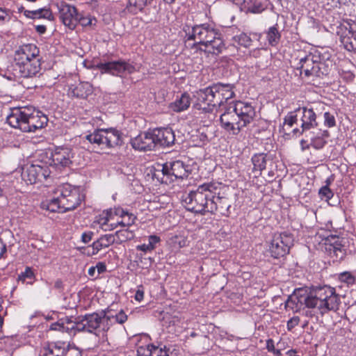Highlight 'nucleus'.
I'll return each mask as SVG.
<instances>
[{"mask_svg": "<svg viewBox=\"0 0 356 356\" xmlns=\"http://www.w3.org/2000/svg\"><path fill=\"white\" fill-rule=\"evenodd\" d=\"M35 274L32 270L31 268L26 267L24 272H22L19 275L17 280L21 281L23 283L26 282V280H34Z\"/></svg>", "mask_w": 356, "mask_h": 356, "instance_id": "obj_41", "label": "nucleus"}, {"mask_svg": "<svg viewBox=\"0 0 356 356\" xmlns=\"http://www.w3.org/2000/svg\"><path fill=\"white\" fill-rule=\"evenodd\" d=\"M111 320L114 318L115 321L120 324H123L127 321L128 316L125 314L123 309H121L118 314L115 316H110Z\"/></svg>", "mask_w": 356, "mask_h": 356, "instance_id": "obj_47", "label": "nucleus"}, {"mask_svg": "<svg viewBox=\"0 0 356 356\" xmlns=\"http://www.w3.org/2000/svg\"><path fill=\"white\" fill-rule=\"evenodd\" d=\"M58 17L62 23L71 30H74L78 24L79 13L74 6L67 3L64 1H57L54 3Z\"/></svg>", "mask_w": 356, "mask_h": 356, "instance_id": "obj_15", "label": "nucleus"}, {"mask_svg": "<svg viewBox=\"0 0 356 356\" xmlns=\"http://www.w3.org/2000/svg\"><path fill=\"white\" fill-rule=\"evenodd\" d=\"M319 195L321 199H325L326 201L330 200L333 195V192L327 186H323L319 190Z\"/></svg>", "mask_w": 356, "mask_h": 356, "instance_id": "obj_43", "label": "nucleus"}, {"mask_svg": "<svg viewBox=\"0 0 356 356\" xmlns=\"http://www.w3.org/2000/svg\"><path fill=\"white\" fill-rule=\"evenodd\" d=\"M293 244L292 234L286 232L276 233L273 235L269 246L270 255L275 259L284 257L289 252L290 248Z\"/></svg>", "mask_w": 356, "mask_h": 356, "instance_id": "obj_14", "label": "nucleus"}, {"mask_svg": "<svg viewBox=\"0 0 356 356\" xmlns=\"http://www.w3.org/2000/svg\"><path fill=\"white\" fill-rule=\"evenodd\" d=\"M63 332H72V331H79L82 332V329L79 327V324L81 323V316L75 318L74 321L72 319V317L66 316L63 318Z\"/></svg>", "mask_w": 356, "mask_h": 356, "instance_id": "obj_33", "label": "nucleus"}, {"mask_svg": "<svg viewBox=\"0 0 356 356\" xmlns=\"http://www.w3.org/2000/svg\"><path fill=\"white\" fill-rule=\"evenodd\" d=\"M210 203L213 204L214 209L212 211H209V213H215L218 211L222 216H228L230 213L231 202L227 197L220 196L217 191H216L213 197L211 198Z\"/></svg>", "mask_w": 356, "mask_h": 356, "instance_id": "obj_25", "label": "nucleus"}, {"mask_svg": "<svg viewBox=\"0 0 356 356\" xmlns=\"http://www.w3.org/2000/svg\"><path fill=\"white\" fill-rule=\"evenodd\" d=\"M62 356H82L81 351L75 347H68L62 350Z\"/></svg>", "mask_w": 356, "mask_h": 356, "instance_id": "obj_46", "label": "nucleus"}, {"mask_svg": "<svg viewBox=\"0 0 356 356\" xmlns=\"http://www.w3.org/2000/svg\"><path fill=\"white\" fill-rule=\"evenodd\" d=\"M86 138L91 144L108 148L115 147L122 143V133L113 128L98 129L87 135Z\"/></svg>", "mask_w": 356, "mask_h": 356, "instance_id": "obj_11", "label": "nucleus"}, {"mask_svg": "<svg viewBox=\"0 0 356 356\" xmlns=\"http://www.w3.org/2000/svg\"><path fill=\"white\" fill-rule=\"evenodd\" d=\"M13 70L20 77L36 76L41 70L40 58H33L22 63L13 64Z\"/></svg>", "mask_w": 356, "mask_h": 356, "instance_id": "obj_18", "label": "nucleus"}, {"mask_svg": "<svg viewBox=\"0 0 356 356\" xmlns=\"http://www.w3.org/2000/svg\"><path fill=\"white\" fill-rule=\"evenodd\" d=\"M63 318L60 319L58 321L52 323L50 325V330H58L63 332Z\"/></svg>", "mask_w": 356, "mask_h": 356, "instance_id": "obj_55", "label": "nucleus"}, {"mask_svg": "<svg viewBox=\"0 0 356 356\" xmlns=\"http://www.w3.org/2000/svg\"><path fill=\"white\" fill-rule=\"evenodd\" d=\"M218 186L214 183H205L199 186L196 190L183 195L182 201L186 209L196 213L204 214L212 211L214 206L210 203Z\"/></svg>", "mask_w": 356, "mask_h": 356, "instance_id": "obj_3", "label": "nucleus"}, {"mask_svg": "<svg viewBox=\"0 0 356 356\" xmlns=\"http://www.w3.org/2000/svg\"><path fill=\"white\" fill-rule=\"evenodd\" d=\"M78 23L83 26H87L92 24V18L90 17H83L79 14Z\"/></svg>", "mask_w": 356, "mask_h": 356, "instance_id": "obj_53", "label": "nucleus"}, {"mask_svg": "<svg viewBox=\"0 0 356 356\" xmlns=\"http://www.w3.org/2000/svg\"><path fill=\"white\" fill-rule=\"evenodd\" d=\"M266 154H257L252 158V162L254 165V170L260 172L266 168Z\"/></svg>", "mask_w": 356, "mask_h": 356, "instance_id": "obj_36", "label": "nucleus"}, {"mask_svg": "<svg viewBox=\"0 0 356 356\" xmlns=\"http://www.w3.org/2000/svg\"><path fill=\"white\" fill-rule=\"evenodd\" d=\"M233 40L239 45L245 47H249L252 44V40L250 37L244 33H242L238 35L234 36L233 38Z\"/></svg>", "mask_w": 356, "mask_h": 356, "instance_id": "obj_39", "label": "nucleus"}, {"mask_svg": "<svg viewBox=\"0 0 356 356\" xmlns=\"http://www.w3.org/2000/svg\"><path fill=\"white\" fill-rule=\"evenodd\" d=\"M337 33L346 49L349 51L356 50V21L343 19L337 27Z\"/></svg>", "mask_w": 356, "mask_h": 356, "instance_id": "obj_13", "label": "nucleus"}, {"mask_svg": "<svg viewBox=\"0 0 356 356\" xmlns=\"http://www.w3.org/2000/svg\"><path fill=\"white\" fill-rule=\"evenodd\" d=\"M211 40V42L205 45L204 51L216 55L220 54L225 49V44L220 33L217 31L215 38Z\"/></svg>", "mask_w": 356, "mask_h": 356, "instance_id": "obj_27", "label": "nucleus"}, {"mask_svg": "<svg viewBox=\"0 0 356 356\" xmlns=\"http://www.w3.org/2000/svg\"><path fill=\"white\" fill-rule=\"evenodd\" d=\"M35 29H36L37 32L39 33L40 34H43L47 31V28L44 25H38V26H36Z\"/></svg>", "mask_w": 356, "mask_h": 356, "instance_id": "obj_64", "label": "nucleus"}, {"mask_svg": "<svg viewBox=\"0 0 356 356\" xmlns=\"http://www.w3.org/2000/svg\"><path fill=\"white\" fill-rule=\"evenodd\" d=\"M114 209H110L103 212L98 220V223L100 225L102 229L107 230L108 228L106 227L108 226V223L110 220L114 219Z\"/></svg>", "mask_w": 356, "mask_h": 356, "instance_id": "obj_37", "label": "nucleus"}, {"mask_svg": "<svg viewBox=\"0 0 356 356\" xmlns=\"http://www.w3.org/2000/svg\"><path fill=\"white\" fill-rule=\"evenodd\" d=\"M324 124L328 128L334 127L336 125V120L334 115L330 112L324 113Z\"/></svg>", "mask_w": 356, "mask_h": 356, "instance_id": "obj_44", "label": "nucleus"}, {"mask_svg": "<svg viewBox=\"0 0 356 356\" xmlns=\"http://www.w3.org/2000/svg\"><path fill=\"white\" fill-rule=\"evenodd\" d=\"M266 7L262 0H242L241 10L245 13L259 14L266 10Z\"/></svg>", "mask_w": 356, "mask_h": 356, "instance_id": "obj_26", "label": "nucleus"}, {"mask_svg": "<svg viewBox=\"0 0 356 356\" xmlns=\"http://www.w3.org/2000/svg\"><path fill=\"white\" fill-rule=\"evenodd\" d=\"M330 136V133L327 130H319L316 135L311 138V146L316 149H322L326 144V138Z\"/></svg>", "mask_w": 356, "mask_h": 356, "instance_id": "obj_32", "label": "nucleus"}, {"mask_svg": "<svg viewBox=\"0 0 356 356\" xmlns=\"http://www.w3.org/2000/svg\"><path fill=\"white\" fill-rule=\"evenodd\" d=\"M298 304L312 309V311L306 312V316L311 318L315 316L317 319L318 314L323 316L330 311H337L340 304V298L336 293L335 289L328 286L315 288L309 291L298 289L288 298L285 306L293 309L294 305Z\"/></svg>", "mask_w": 356, "mask_h": 356, "instance_id": "obj_1", "label": "nucleus"}, {"mask_svg": "<svg viewBox=\"0 0 356 356\" xmlns=\"http://www.w3.org/2000/svg\"><path fill=\"white\" fill-rule=\"evenodd\" d=\"M266 348L268 350V351H273L275 350L274 341L273 339L267 340Z\"/></svg>", "mask_w": 356, "mask_h": 356, "instance_id": "obj_61", "label": "nucleus"}, {"mask_svg": "<svg viewBox=\"0 0 356 356\" xmlns=\"http://www.w3.org/2000/svg\"><path fill=\"white\" fill-rule=\"evenodd\" d=\"M54 288L58 290H62L63 289V283L60 279L56 280L54 283Z\"/></svg>", "mask_w": 356, "mask_h": 356, "instance_id": "obj_62", "label": "nucleus"}, {"mask_svg": "<svg viewBox=\"0 0 356 356\" xmlns=\"http://www.w3.org/2000/svg\"><path fill=\"white\" fill-rule=\"evenodd\" d=\"M300 323V317L298 316H295L290 318L287 321V330L289 331H291L296 326H297Z\"/></svg>", "mask_w": 356, "mask_h": 356, "instance_id": "obj_50", "label": "nucleus"}, {"mask_svg": "<svg viewBox=\"0 0 356 356\" xmlns=\"http://www.w3.org/2000/svg\"><path fill=\"white\" fill-rule=\"evenodd\" d=\"M104 248L109 247L115 242V236L113 234H104L99 238Z\"/></svg>", "mask_w": 356, "mask_h": 356, "instance_id": "obj_42", "label": "nucleus"}, {"mask_svg": "<svg viewBox=\"0 0 356 356\" xmlns=\"http://www.w3.org/2000/svg\"><path fill=\"white\" fill-rule=\"evenodd\" d=\"M92 92V86L89 82H80L72 89L73 96L85 99Z\"/></svg>", "mask_w": 356, "mask_h": 356, "instance_id": "obj_30", "label": "nucleus"}, {"mask_svg": "<svg viewBox=\"0 0 356 356\" xmlns=\"http://www.w3.org/2000/svg\"><path fill=\"white\" fill-rule=\"evenodd\" d=\"M161 241L160 237L156 235H150L149 236V245L152 247V250L155 249L156 245Z\"/></svg>", "mask_w": 356, "mask_h": 356, "instance_id": "obj_54", "label": "nucleus"}, {"mask_svg": "<svg viewBox=\"0 0 356 356\" xmlns=\"http://www.w3.org/2000/svg\"><path fill=\"white\" fill-rule=\"evenodd\" d=\"M343 239L337 236H331L325 242V250L332 257L341 259L346 254V250L342 244Z\"/></svg>", "mask_w": 356, "mask_h": 356, "instance_id": "obj_23", "label": "nucleus"}, {"mask_svg": "<svg viewBox=\"0 0 356 356\" xmlns=\"http://www.w3.org/2000/svg\"><path fill=\"white\" fill-rule=\"evenodd\" d=\"M72 151L67 147H58L51 153L50 165L66 167L71 163Z\"/></svg>", "mask_w": 356, "mask_h": 356, "instance_id": "obj_24", "label": "nucleus"}, {"mask_svg": "<svg viewBox=\"0 0 356 356\" xmlns=\"http://www.w3.org/2000/svg\"><path fill=\"white\" fill-rule=\"evenodd\" d=\"M147 3L148 0H129L127 9L130 13L137 14L144 9Z\"/></svg>", "mask_w": 356, "mask_h": 356, "instance_id": "obj_35", "label": "nucleus"}, {"mask_svg": "<svg viewBox=\"0 0 356 356\" xmlns=\"http://www.w3.org/2000/svg\"><path fill=\"white\" fill-rule=\"evenodd\" d=\"M104 248L102 244V242L99 238L97 241H94L92 244V252L89 254L91 255L96 254L99 250Z\"/></svg>", "mask_w": 356, "mask_h": 356, "instance_id": "obj_51", "label": "nucleus"}, {"mask_svg": "<svg viewBox=\"0 0 356 356\" xmlns=\"http://www.w3.org/2000/svg\"><path fill=\"white\" fill-rule=\"evenodd\" d=\"M93 233L92 232H84L81 235V241L87 243L92 240Z\"/></svg>", "mask_w": 356, "mask_h": 356, "instance_id": "obj_56", "label": "nucleus"}, {"mask_svg": "<svg viewBox=\"0 0 356 356\" xmlns=\"http://www.w3.org/2000/svg\"><path fill=\"white\" fill-rule=\"evenodd\" d=\"M310 145H311L309 144L307 140H305L304 139H302L300 140V147H301L302 151H305L306 149H308L309 148Z\"/></svg>", "mask_w": 356, "mask_h": 356, "instance_id": "obj_60", "label": "nucleus"}, {"mask_svg": "<svg viewBox=\"0 0 356 356\" xmlns=\"http://www.w3.org/2000/svg\"><path fill=\"white\" fill-rule=\"evenodd\" d=\"M191 172L190 166L183 161L177 160L172 162H167L161 166V169H156L154 174L161 183H168V179L175 177L176 179L187 177Z\"/></svg>", "mask_w": 356, "mask_h": 356, "instance_id": "obj_10", "label": "nucleus"}, {"mask_svg": "<svg viewBox=\"0 0 356 356\" xmlns=\"http://www.w3.org/2000/svg\"><path fill=\"white\" fill-rule=\"evenodd\" d=\"M136 248H137V250H141L145 252L152 251V247H150V245H149V244H142V245H138L136 247Z\"/></svg>", "mask_w": 356, "mask_h": 356, "instance_id": "obj_58", "label": "nucleus"}, {"mask_svg": "<svg viewBox=\"0 0 356 356\" xmlns=\"http://www.w3.org/2000/svg\"><path fill=\"white\" fill-rule=\"evenodd\" d=\"M8 124L23 132H35L48 122L47 116L32 106L14 108L6 118Z\"/></svg>", "mask_w": 356, "mask_h": 356, "instance_id": "obj_2", "label": "nucleus"}, {"mask_svg": "<svg viewBox=\"0 0 356 356\" xmlns=\"http://www.w3.org/2000/svg\"><path fill=\"white\" fill-rule=\"evenodd\" d=\"M6 252V245L0 238V258H1Z\"/></svg>", "mask_w": 356, "mask_h": 356, "instance_id": "obj_59", "label": "nucleus"}, {"mask_svg": "<svg viewBox=\"0 0 356 356\" xmlns=\"http://www.w3.org/2000/svg\"><path fill=\"white\" fill-rule=\"evenodd\" d=\"M115 216H119L121 220L117 222V225L123 227H129L134 224L136 217L131 213L124 211L122 208L114 209Z\"/></svg>", "mask_w": 356, "mask_h": 356, "instance_id": "obj_29", "label": "nucleus"}, {"mask_svg": "<svg viewBox=\"0 0 356 356\" xmlns=\"http://www.w3.org/2000/svg\"><path fill=\"white\" fill-rule=\"evenodd\" d=\"M24 15L28 17L31 19H47L49 21H54L55 17L49 8H40L35 10H25L24 12Z\"/></svg>", "mask_w": 356, "mask_h": 356, "instance_id": "obj_28", "label": "nucleus"}, {"mask_svg": "<svg viewBox=\"0 0 356 356\" xmlns=\"http://www.w3.org/2000/svg\"><path fill=\"white\" fill-rule=\"evenodd\" d=\"M144 298V293L143 291L138 290L135 295V299L138 301H140Z\"/></svg>", "mask_w": 356, "mask_h": 356, "instance_id": "obj_63", "label": "nucleus"}, {"mask_svg": "<svg viewBox=\"0 0 356 356\" xmlns=\"http://www.w3.org/2000/svg\"><path fill=\"white\" fill-rule=\"evenodd\" d=\"M150 356H168L165 350L152 344Z\"/></svg>", "mask_w": 356, "mask_h": 356, "instance_id": "obj_49", "label": "nucleus"}, {"mask_svg": "<svg viewBox=\"0 0 356 356\" xmlns=\"http://www.w3.org/2000/svg\"><path fill=\"white\" fill-rule=\"evenodd\" d=\"M96 68L102 74L106 73L120 77L131 74L136 71L135 67L131 63L122 59L107 62L101 61L96 65Z\"/></svg>", "mask_w": 356, "mask_h": 356, "instance_id": "obj_12", "label": "nucleus"}, {"mask_svg": "<svg viewBox=\"0 0 356 356\" xmlns=\"http://www.w3.org/2000/svg\"><path fill=\"white\" fill-rule=\"evenodd\" d=\"M191 105V97L188 94L183 93L181 97L170 104V108L175 112L186 110Z\"/></svg>", "mask_w": 356, "mask_h": 356, "instance_id": "obj_31", "label": "nucleus"}, {"mask_svg": "<svg viewBox=\"0 0 356 356\" xmlns=\"http://www.w3.org/2000/svg\"><path fill=\"white\" fill-rule=\"evenodd\" d=\"M298 68L300 74H304L307 78L321 77L330 71L328 64L321 61L318 56L311 53L300 58Z\"/></svg>", "mask_w": 356, "mask_h": 356, "instance_id": "obj_8", "label": "nucleus"}, {"mask_svg": "<svg viewBox=\"0 0 356 356\" xmlns=\"http://www.w3.org/2000/svg\"><path fill=\"white\" fill-rule=\"evenodd\" d=\"M95 267L99 275L104 273L106 270V266L103 262H98Z\"/></svg>", "mask_w": 356, "mask_h": 356, "instance_id": "obj_57", "label": "nucleus"}, {"mask_svg": "<svg viewBox=\"0 0 356 356\" xmlns=\"http://www.w3.org/2000/svg\"><path fill=\"white\" fill-rule=\"evenodd\" d=\"M183 31L185 33L186 40L195 42L194 46L199 44L205 47L215 38L218 30L209 24H201L192 27L185 25L183 27Z\"/></svg>", "mask_w": 356, "mask_h": 356, "instance_id": "obj_9", "label": "nucleus"}, {"mask_svg": "<svg viewBox=\"0 0 356 356\" xmlns=\"http://www.w3.org/2000/svg\"><path fill=\"white\" fill-rule=\"evenodd\" d=\"M222 92L221 83L200 90L197 92L198 102L195 107L198 110H202L204 113L212 112L215 107L220 106L225 102L222 99Z\"/></svg>", "mask_w": 356, "mask_h": 356, "instance_id": "obj_6", "label": "nucleus"}, {"mask_svg": "<svg viewBox=\"0 0 356 356\" xmlns=\"http://www.w3.org/2000/svg\"><path fill=\"white\" fill-rule=\"evenodd\" d=\"M60 351V349L55 346L54 349L52 348H43L41 351L40 356H62V354L60 355L58 352Z\"/></svg>", "mask_w": 356, "mask_h": 356, "instance_id": "obj_48", "label": "nucleus"}, {"mask_svg": "<svg viewBox=\"0 0 356 356\" xmlns=\"http://www.w3.org/2000/svg\"><path fill=\"white\" fill-rule=\"evenodd\" d=\"M50 174L51 171L47 165L31 164L23 169L22 176L26 182L33 184L46 180Z\"/></svg>", "mask_w": 356, "mask_h": 356, "instance_id": "obj_16", "label": "nucleus"}, {"mask_svg": "<svg viewBox=\"0 0 356 356\" xmlns=\"http://www.w3.org/2000/svg\"><path fill=\"white\" fill-rule=\"evenodd\" d=\"M81 323L79 324V327L82 329V332L96 335L107 332L112 325L111 316L105 311H102L101 313L87 314L81 316Z\"/></svg>", "mask_w": 356, "mask_h": 356, "instance_id": "obj_7", "label": "nucleus"}, {"mask_svg": "<svg viewBox=\"0 0 356 356\" xmlns=\"http://www.w3.org/2000/svg\"><path fill=\"white\" fill-rule=\"evenodd\" d=\"M132 147L139 151H152L156 147V142L153 136V131L140 133L138 136L131 139Z\"/></svg>", "mask_w": 356, "mask_h": 356, "instance_id": "obj_20", "label": "nucleus"}, {"mask_svg": "<svg viewBox=\"0 0 356 356\" xmlns=\"http://www.w3.org/2000/svg\"><path fill=\"white\" fill-rule=\"evenodd\" d=\"M234 106L243 127H245L253 122L256 117V111L252 104L237 101L234 104Z\"/></svg>", "mask_w": 356, "mask_h": 356, "instance_id": "obj_19", "label": "nucleus"}, {"mask_svg": "<svg viewBox=\"0 0 356 356\" xmlns=\"http://www.w3.org/2000/svg\"><path fill=\"white\" fill-rule=\"evenodd\" d=\"M266 40L270 46L275 47L280 42L281 33L278 30L277 24H275L274 26L270 27L266 31Z\"/></svg>", "mask_w": 356, "mask_h": 356, "instance_id": "obj_34", "label": "nucleus"}, {"mask_svg": "<svg viewBox=\"0 0 356 356\" xmlns=\"http://www.w3.org/2000/svg\"><path fill=\"white\" fill-rule=\"evenodd\" d=\"M152 344L140 346L137 349V356H150Z\"/></svg>", "mask_w": 356, "mask_h": 356, "instance_id": "obj_45", "label": "nucleus"}, {"mask_svg": "<svg viewBox=\"0 0 356 356\" xmlns=\"http://www.w3.org/2000/svg\"><path fill=\"white\" fill-rule=\"evenodd\" d=\"M220 121L223 129L233 134H238L243 128L234 109V104L229 106L220 115Z\"/></svg>", "mask_w": 356, "mask_h": 356, "instance_id": "obj_17", "label": "nucleus"}, {"mask_svg": "<svg viewBox=\"0 0 356 356\" xmlns=\"http://www.w3.org/2000/svg\"><path fill=\"white\" fill-rule=\"evenodd\" d=\"M39 53V49L35 44H23L15 52L14 64L22 63L31 60V59L38 58Z\"/></svg>", "mask_w": 356, "mask_h": 356, "instance_id": "obj_21", "label": "nucleus"}, {"mask_svg": "<svg viewBox=\"0 0 356 356\" xmlns=\"http://www.w3.org/2000/svg\"><path fill=\"white\" fill-rule=\"evenodd\" d=\"M152 131L156 147H170L174 144L175 136L172 129L168 127L159 128L155 129Z\"/></svg>", "mask_w": 356, "mask_h": 356, "instance_id": "obj_22", "label": "nucleus"}, {"mask_svg": "<svg viewBox=\"0 0 356 356\" xmlns=\"http://www.w3.org/2000/svg\"><path fill=\"white\" fill-rule=\"evenodd\" d=\"M221 89L222 92V99H225V102L234 97V92L233 90L234 86L232 84H223L221 83Z\"/></svg>", "mask_w": 356, "mask_h": 356, "instance_id": "obj_40", "label": "nucleus"}, {"mask_svg": "<svg viewBox=\"0 0 356 356\" xmlns=\"http://www.w3.org/2000/svg\"><path fill=\"white\" fill-rule=\"evenodd\" d=\"M284 124L292 128L294 134H302L304 132L318 127L316 114L313 108L306 107L298 108L289 113L284 118Z\"/></svg>", "mask_w": 356, "mask_h": 356, "instance_id": "obj_5", "label": "nucleus"}, {"mask_svg": "<svg viewBox=\"0 0 356 356\" xmlns=\"http://www.w3.org/2000/svg\"><path fill=\"white\" fill-rule=\"evenodd\" d=\"M115 238L116 237L118 241L120 243H122L127 241L128 240H131L134 238V234L132 232L129 231L128 229H122L120 231H117L115 234L114 235Z\"/></svg>", "mask_w": 356, "mask_h": 356, "instance_id": "obj_38", "label": "nucleus"}, {"mask_svg": "<svg viewBox=\"0 0 356 356\" xmlns=\"http://www.w3.org/2000/svg\"><path fill=\"white\" fill-rule=\"evenodd\" d=\"M60 195L49 201L42 203V208L51 212L65 213L76 209L84 200L80 187L68 184L63 185L59 189Z\"/></svg>", "mask_w": 356, "mask_h": 356, "instance_id": "obj_4", "label": "nucleus"}, {"mask_svg": "<svg viewBox=\"0 0 356 356\" xmlns=\"http://www.w3.org/2000/svg\"><path fill=\"white\" fill-rule=\"evenodd\" d=\"M340 280L347 284H353L355 282L354 277L349 273L345 272L340 275Z\"/></svg>", "mask_w": 356, "mask_h": 356, "instance_id": "obj_52", "label": "nucleus"}]
</instances>
